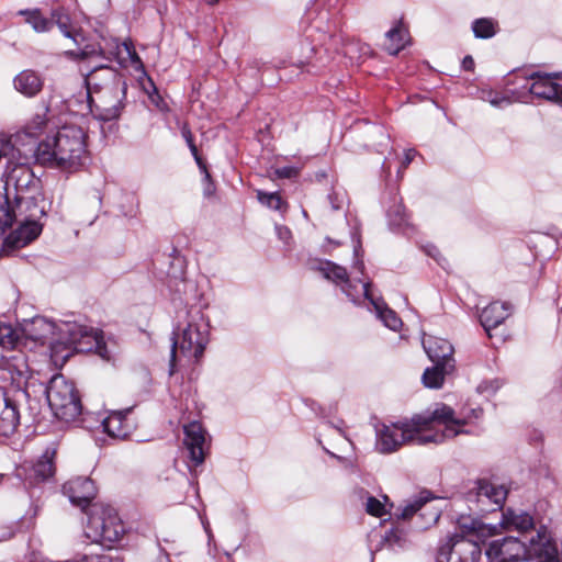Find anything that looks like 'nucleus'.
Here are the masks:
<instances>
[{"label":"nucleus","mask_w":562,"mask_h":562,"mask_svg":"<svg viewBox=\"0 0 562 562\" xmlns=\"http://www.w3.org/2000/svg\"><path fill=\"white\" fill-rule=\"evenodd\" d=\"M22 337L11 326L0 324V347L16 348L30 340L35 345L48 346L53 353L61 348H72L77 352L95 350L104 357L105 344L103 336L92 327L77 322L60 321L55 324L45 317H34L22 327Z\"/></svg>","instance_id":"obj_1"},{"label":"nucleus","mask_w":562,"mask_h":562,"mask_svg":"<svg viewBox=\"0 0 562 562\" xmlns=\"http://www.w3.org/2000/svg\"><path fill=\"white\" fill-rule=\"evenodd\" d=\"M456 436L453 408L438 404L431 413L414 416L411 423L383 425L378 430L376 449L382 453H391L404 443H442Z\"/></svg>","instance_id":"obj_2"},{"label":"nucleus","mask_w":562,"mask_h":562,"mask_svg":"<svg viewBox=\"0 0 562 562\" xmlns=\"http://www.w3.org/2000/svg\"><path fill=\"white\" fill-rule=\"evenodd\" d=\"M86 153L83 130L76 125H65L55 136L41 142L34 156L42 166L74 171L82 165Z\"/></svg>","instance_id":"obj_3"},{"label":"nucleus","mask_w":562,"mask_h":562,"mask_svg":"<svg viewBox=\"0 0 562 562\" xmlns=\"http://www.w3.org/2000/svg\"><path fill=\"white\" fill-rule=\"evenodd\" d=\"M209 322L198 308L187 312L186 325L178 326V333L173 334L170 350L169 374L176 371L177 352L188 362H196L203 356L209 344Z\"/></svg>","instance_id":"obj_4"},{"label":"nucleus","mask_w":562,"mask_h":562,"mask_svg":"<svg viewBox=\"0 0 562 562\" xmlns=\"http://www.w3.org/2000/svg\"><path fill=\"white\" fill-rule=\"evenodd\" d=\"M83 532L91 542L110 548L123 538L125 526L113 507L93 504Z\"/></svg>","instance_id":"obj_5"},{"label":"nucleus","mask_w":562,"mask_h":562,"mask_svg":"<svg viewBox=\"0 0 562 562\" xmlns=\"http://www.w3.org/2000/svg\"><path fill=\"white\" fill-rule=\"evenodd\" d=\"M48 405L54 415L65 422H74L82 411L75 384L63 374H55L46 389Z\"/></svg>","instance_id":"obj_6"},{"label":"nucleus","mask_w":562,"mask_h":562,"mask_svg":"<svg viewBox=\"0 0 562 562\" xmlns=\"http://www.w3.org/2000/svg\"><path fill=\"white\" fill-rule=\"evenodd\" d=\"M496 533V527L477 518L459 516V562H479L481 546Z\"/></svg>","instance_id":"obj_7"},{"label":"nucleus","mask_w":562,"mask_h":562,"mask_svg":"<svg viewBox=\"0 0 562 562\" xmlns=\"http://www.w3.org/2000/svg\"><path fill=\"white\" fill-rule=\"evenodd\" d=\"M126 82L104 87L88 94L90 112L100 121H112L120 116L124 106Z\"/></svg>","instance_id":"obj_8"},{"label":"nucleus","mask_w":562,"mask_h":562,"mask_svg":"<svg viewBox=\"0 0 562 562\" xmlns=\"http://www.w3.org/2000/svg\"><path fill=\"white\" fill-rule=\"evenodd\" d=\"M5 196L3 200L9 201L11 198L21 194H37L41 191V180L35 177L32 168L27 164L9 161L3 173Z\"/></svg>","instance_id":"obj_9"},{"label":"nucleus","mask_w":562,"mask_h":562,"mask_svg":"<svg viewBox=\"0 0 562 562\" xmlns=\"http://www.w3.org/2000/svg\"><path fill=\"white\" fill-rule=\"evenodd\" d=\"M508 494L504 485H494L485 480L473 482V486L464 493L469 509L473 513L490 512L488 505L502 507Z\"/></svg>","instance_id":"obj_10"},{"label":"nucleus","mask_w":562,"mask_h":562,"mask_svg":"<svg viewBox=\"0 0 562 562\" xmlns=\"http://www.w3.org/2000/svg\"><path fill=\"white\" fill-rule=\"evenodd\" d=\"M13 205L9 204V210L14 222H40L46 214V202L40 191L37 194L29 193L12 198Z\"/></svg>","instance_id":"obj_11"},{"label":"nucleus","mask_w":562,"mask_h":562,"mask_svg":"<svg viewBox=\"0 0 562 562\" xmlns=\"http://www.w3.org/2000/svg\"><path fill=\"white\" fill-rule=\"evenodd\" d=\"M7 349L11 351V355L2 356L0 380L10 381L16 391L22 392V387L26 384L30 376L26 357L22 350H14L15 348Z\"/></svg>","instance_id":"obj_12"},{"label":"nucleus","mask_w":562,"mask_h":562,"mask_svg":"<svg viewBox=\"0 0 562 562\" xmlns=\"http://www.w3.org/2000/svg\"><path fill=\"white\" fill-rule=\"evenodd\" d=\"M562 77V72H540L535 71L528 76L532 80L529 91L532 95L549 100L562 101V86L555 82Z\"/></svg>","instance_id":"obj_13"},{"label":"nucleus","mask_w":562,"mask_h":562,"mask_svg":"<svg viewBox=\"0 0 562 562\" xmlns=\"http://www.w3.org/2000/svg\"><path fill=\"white\" fill-rule=\"evenodd\" d=\"M526 546L515 537L494 540L486 550L490 562H516L525 553Z\"/></svg>","instance_id":"obj_14"},{"label":"nucleus","mask_w":562,"mask_h":562,"mask_svg":"<svg viewBox=\"0 0 562 562\" xmlns=\"http://www.w3.org/2000/svg\"><path fill=\"white\" fill-rule=\"evenodd\" d=\"M63 493L74 505L85 509L95 497L97 488L89 477H76L63 485Z\"/></svg>","instance_id":"obj_15"},{"label":"nucleus","mask_w":562,"mask_h":562,"mask_svg":"<svg viewBox=\"0 0 562 562\" xmlns=\"http://www.w3.org/2000/svg\"><path fill=\"white\" fill-rule=\"evenodd\" d=\"M183 431L190 460L198 467L205 459V430L199 422H191L183 427Z\"/></svg>","instance_id":"obj_16"},{"label":"nucleus","mask_w":562,"mask_h":562,"mask_svg":"<svg viewBox=\"0 0 562 562\" xmlns=\"http://www.w3.org/2000/svg\"><path fill=\"white\" fill-rule=\"evenodd\" d=\"M317 270L323 274L325 279L330 280L335 284L339 285L341 291L347 295V297L351 302H358L359 296L353 293V289L356 286L350 280L345 267L339 266L333 261L326 260L319 262Z\"/></svg>","instance_id":"obj_17"},{"label":"nucleus","mask_w":562,"mask_h":562,"mask_svg":"<svg viewBox=\"0 0 562 562\" xmlns=\"http://www.w3.org/2000/svg\"><path fill=\"white\" fill-rule=\"evenodd\" d=\"M85 82L89 94L104 87L125 82V80L114 68L97 65L86 74Z\"/></svg>","instance_id":"obj_18"},{"label":"nucleus","mask_w":562,"mask_h":562,"mask_svg":"<svg viewBox=\"0 0 562 562\" xmlns=\"http://www.w3.org/2000/svg\"><path fill=\"white\" fill-rule=\"evenodd\" d=\"M512 313V305L507 302H492L480 314V323L487 336L493 338L492 330L504 323Z\"/></svg>","instance_id":"obj_19"},{"label":"nucleus","mask_w":562,"mask_h":562,"mask_svg":"<svg viewBox=\"0 0 562 562\" xmlns=\"http://www.w3.org/2000/svg\"><path fill=\"white\" fill-rule=\"evenodd\" d=\"M19 226L4 239L8 249L22 248L36 239L42 232L40 222H18Z\"/></svg>","instance_id":"obj_20"},{"label":"nucleus","mask_w":562,"mask_h":562,"mask_svg":"<svg viewBox=\"0 0 562 562\" xmlns=\"http://www.w3.org/2000/svg\"><path fill=\"white\" fill-rule=\"evenodd\" d=\"M429 498L419 497L414 502L407 504L402 513L398 515L402 519H409L414 514L420 512V517L426 518L425 522L422 525V528H428L432 524L437 522L440 517V510L428 504Z\"/></svg>","instance_id":"obj_21"},{"label":"nucleus","mask_w":562,"mask_h":562,"mask_svg":"<svg viewBox=\"0 0 562 562\" xmlns=\"http://www.w3.org/2000/svg\"><path fill=\"white\" fill-rule=\"evenodd\" d=\"M353 280L357 281V278H355ZM358 282L361 283L362 285L361 288L363 296L374 306V310L379 318L390 329L397 330L402 326V321L396 315V313L393 310L389 308L382 300H375L372 297L369 291V288L371 286V283L369 281L364 282L359 279Z\"/></svg>","instance_id":"obj_22"},{"label":"nucleus","mask_w":562,"mask_h":562,"mask_svg":"<svg viewBox=\"0 0 562 562\" xmlns=\"http://www.w3.org/2000/svg\"><path fill=\"white\" fill-rule=\"evenodd\" d=\"M423 347L432 362L454 361L453 346L446 339L427 336L423 338Z\"/></svg>","instance_id":"obj_23"},{"label":"nucleus","mask_w":562,"mask_h":562,"mask_svg":"<svg viewBox=\"0 0 562 562\" xmlns=\"http://www.w3.org/2000/svg\"><path fill=\"white\" fill-rule=\"evenodd\" d=\"M13 86L24 97L33 98L42 91L44 80L36 71L26 69L14 77Z\"/></svg>","instance_id":"obj_24"},{"label":"nucleus","mask_w":562,"mask_h":562,"mask_svg":"<svg viewBox=\"0 0 562 562\" xmlns=\"http://www.w3.org/2000/svg\"><path fill=\"white\" fill-rule=\"evenodd\" d=\"M130 413L131 409L112 412L102 422L104 431L113 438H126L133 428L132 423L127 419Z\"/></svg>","instance_id":"obj_25"},{"label":"nucleus","mask_w":562,"mask_h":562,"mask_svg":"<svg viewBox=\"0 0 562 562\" xmlns=\"http://www.w3.org/2000/svg\"><path fill=\"white\" fill-rule=\"evenodd\" d=\"M0 438H8L14 434L20 422V415L15 404L4 394L0 396Z\"/></svg>","instance_id":"obj_26"},{"label":"nucleus","mask_w":562,"mask_h":562,"mask_svg":"<svg viewBox=\"0 0 562 562\" xmlns=\"http://www.w3.org/2000/svg\"><path fill=\"white\" fill-rule=\"evenodd\" d=\"M435 366L427 368L423 375L422 382L427 389H440L443 385L446 375L454 370V361L434 362Z\"/></svg>","instance_id":"obj_27"},{"label":"nucleus","mask_w":562,"mask_h":562,"mask_svg":"<svg viewBox=\"0 0 562 562\" xmlns=\"http://www.w3.org/2000/svg\"><path fill=\"white\" fill-rule=\"evenodd\" d=\"M501 525L506 530L526 532L533 528L535 521L532 516L526 512L507 508L503 512Z\"/></svg>","instance_id":"obj_28"},{"label":"nucleus","mask_w":562,"mask_h":562,"mask_svg":"<svg viewBox=\"0 0 562 562\" xmlns=\"http://www.w3.org/2000/svg\"><path fill=\"white\" fill-rule=\"evenodd\" d=\"M411 541L408 532L401 526L392 527L385 532L381 540V547H385L392 551H400L408 548Z\"/></svg>","instance_id":"obj_29"},{"label":"nucleus","mask_w":562,"mask_h":562,"mask_svg":"<svg viewBox=\"0 0 562 562\" xmlns=\"http://www.w3.org/2000/svg\"><path fill=\"white\" fill-rule=\"evenodd\" d=\"M385 49L390 55H397L408 42V32L404 25L398 22L385 34Z\"/></svg>","instance_id":"obj_30"},{"label":"nucleus","mask_w":562,"mask_h":562,"mask_svg":"<svg viewBox=\"0 0 562 562\" xmlns=\"http://www.w3.org/2000/svg\"><path fill=\"white\" fill-rule=\"evenodd\" d=\"M54 449H47L44 454L37 460V462L33 467L34 477L37 481H45L52 477L55 473L54 467Z\"/></svg>","instance_id":"obj_31"},{"label":"nucleus","mask_w":562,"mask_h":562,"mask_svg":"<svg viewBox=\"0 0 562 562\" xmlns=\"http://www.w3.org/2000/svg\"><path fill=\"white\" fill-rule=\"evenodd\" d=\"M498 24L490 18L476 19L472 23V30L477 38H491L496 34Z\"/></svg>","instance_id":"obj_32"},{"label":"nucleus","mask_w":562,"mask_h":562,"mask_svg":"<svg viewBox=\"0 0 562 562\" xmlns=\"http://www.w3.org/2000/svg\"><path fill=\"white\" fill-rule=\"evenodd\" d=\"M48 112V108L45 106L43 112L34 114L30 121L24 126V132L27 136L37 137L41 135L47 124L46 114Z\"/></svg>","instance_id":"obj_33"},{"label":"nucleus","mask_w":562,"mask_h":562,"mask_svg":"<svg viewBox=\"0 0 562 562\" xmlns=\"http://www.w3.org/2000/svg\"><path fill=\"white\" fill-rule=\"evenodd\" d=\"M21 15L26 16V22L32 25L34 31L36 32H47L50 30L53 22L45 16L42 15L40 10L35 9L32 11L21 10L19 12Z\"/></svg>","instance_id":"obj_34"},{"label":"nucleus","mask_w":562,"mask_h":562,"mask_svg":"<svg viewBox=\"0 0 562 562\" xmlns=\"http://www.w3.org/2000/svg\"><path fill=\"white\" fill-rule=\"evenodd\" d=\"M461 414H462V417L459 416L458 432L459 434H462V432L469 434V432H471V430L463 429V425L469 424L472 419H479L482 416L483 411L481 407L463 406Z\"/></svg>","instance_id":"obj_35"},{"label":"nucleus","mask_w":562,"mask_h":562,"mask_svg":"<svg viewBox=\"0 0 562 562\" xmlns=\"http://www.w3.org/2000/svg\"><path fill=\"white\" fill-rule=\"evenodd\" d=\"M52 15H53V19L55 20L56 24L58 25L60 32L66 37L75 40V35L71 30L70 19L68 16V14H66L63 10H54Z\"/></svg>","instance_id":"obj_36"},{"label":"nucleus","mask_w":562,"mask_h":562,"mask_svg":"<svg viewBox=\"0 0 562 562\" xmlns=\"http://www.w3.org/2000/svg\"><path fill=\"white\" fill-rule=\"evenodd\" d=\"M257 195L261 204L276 211H280L284 204L281 196L277 192L266 193L262 191H258Z\"/></svg>","instance_id":"obj_37"},{"label":"nucleus","mask_w":562,"mask_h":562,"mask_svg":"<svg viewBox=\"0 0 562 562\" xmlns=\"http://www.w3.org/2000/svg\"><path fill=\"white\" fill-rule=\"evenodd\" d=\"M12 226V216L7 205V201L0 195V236L5 232L8 227Z\"/></svg>","instance_id":"obj_38"},{"label":"nucleus","mask_w":562,"mask_h":562,"mask_svg":"<svg viewBox=\"0 0 562 562\" xmlns=\"http://www.w3.org/2000/svg\"><path fill=\"white\" fill-rule=\"evenodd\" d=\"M390 224L396 227H401L407 223L405 209L402 205H395L389 211Z\"/></svg>","instance_id":"obj_39"},{"label":"nucleus","mask_w":562,"mask_h":562,"mask_svg":"<svg viewBox=\"0 0 562 562\" xmlns=\"http://www.w3.org/2000/svg\"><path fill=\"white\" fill-rule=\"evenodd\" d=\"M456 533H452L448 538V542L445 546H441L438 551L437 562H449L450 557L456 544Z\"/></svg>","instance_id":"obj_40"},{"label":"nucleus","mask_w":562,"mask_h":562,"mask_svg":"<svg viewBox=\"0 0 562 562\" xmlns=\"http://www.w3.org/2000/svg\"><path fill=\"white\" fill-rule=\"evenodd\" d=\"M366 510L368 514L375 517H381L385 514L384 505L373 496L368 497L366 503Z\"/></svg>","instance_id":"obj_41"},{"label":"nucleus","mask_w":562,"mask_h":562,"mask_svg":"<svg viewBox=\"0 0 562 562\" xmlns=\"http://www.w3.org/2000/svg\"><path fill=\"white\" fill-rule=\"evenodd\" d=\"M503 381L501 379H494L492 381H484L477 385L476 390L481 394H494L501 386Z\"/></svg>","instance_id":"obj_42"},{"label":"nucleus","mask_w":562,"mask_h":562,"mask_svg":"<svg viewBox=\"0 0 562 562\" xmlns=\"http://www.w3.org/2000/svg\"><path fill=\"white\" fill-rule=\"evenodd\" d=\"M189 148H190L200 170L203 172V175H205V178L209 179L210 172L207 171V168H206L205 164L203 162L202 158L199 156L198 148H196L195 144L193 143V144L189 145Z\"/></svg>","instance_id":"obj_43"},{"label":"nucleus","mask_w":562,"mask_h":562,"mask_svg":"<svg viewBox=\"0 0 562 562\" xmlns=\"http://www.w3.org/2000/svg\"><path fill=\"white\" fill-rule=\"evenodd\" d=\"M276 175L282 179H290L297 175V170L293 167H282L276 170Z\"/></svg>","instance_id":"obj_44"},{"label":"nucleus","mask_w":562,"mask_h":562,"mask_svg":"<svg viewBox=\"0 0 562 562\" xmlns=\"http://www.w3.org/2000/svg\"><path fill=\"white\" fill-rule=\"evenodd\" d=\"M276 232H277L278 237L282 241L288 243L291 239L292 234H291V231L286 226L277 225Z\"/></svg>","instance_id":"obj_45"},{"label":"nucleus","mask_w":562,"mask_h":562,"mask_svg":"<svg viewBox=\"0 0 562 562\" xmlns=\"http://www.w3.org/2000/svg\"><path fill=\"white\" fill-rule=\"evenodd\" d=\"M417 151L416 149H407L404 155V160L402 162V168L405 169L408 167V165L413 161V159L416 157Z\"/></svg>","instance_id":"obj_46"},{"label":"nucleus","mask_w":562,"mask_h":562,"mask_svg":"<svg viewBox=\"0 0 562 562\" xmlns=\"http://www.w3.org/2000/svg\"><path fill=\"white\" fill-rule=\"evenodd\" d=\"M359 250H360V246H357L355 247V257H356V261L353 263V268L357 269L361 274L363 273V270H364V263L362 261V259H360V255H359Z\"/></svg>","instance_id":"obj_47"},{"label":"nucleus","mask_w":562,"mask_h":562,"mask_svg":"<svg viewBox=\"0 0 562 562\" xmlns=\"http://www.w3.org/2000/svg\"><path fill=\"white\" fill-rule=\"evenodd\" d=\"M328 200L333 210H339L341 207L342 199H339L337 193L329 194Z\"/></svg>","instance_id":"obj_48"},{"label":"nucleus","mask_w":562,"mask_h":562,"mask_svg":"<svg viewBox=\"0 0 562 562\" xmlns=\"http://www.w3.org/2000/svg\"><path fill=\"white\" fill-rule=\"evenodd\" d=\"M205 186H204V195L211 196L215 191V186L211 180V177L207 179L204 177Z\"/></svg>","instance_id":"obj_49"},{"label":"nucleus","mask_w":562,"mask_h":562,"mask_svg":"<svg viewBox=\"0 0 562 562\" xmlns=\"http://www.w3.org/2000/svg\"><path fill=\"white\" fill-rule=\"evenodd\" d=\"M181 133H182V136L186 139L188 146L194 143L193 135L188 126H183L181 130Z\"/></svg>","instance_id":"obj_50"},{"label":"nucleus","mask_w":562,"mask_h":562,"mask_svg":"<svg viewBox=\"0 0 562 562\" xmlns=\"http://www.w3.org/2000/svg\"><path fill=\"white\" fill-rule=\"evenodd\" d=\"M491 104L495 105V106H501L502 104H509V99L508 98H505V97H495L493 99L490 100Z\"/></svg>","instance_id":"obj_51"},{"label":"nucleus","mask_w":562,"mask_h":562,"mask_svg":"<svg viewBox=\"0 0 562 562\" xmlns=\"http://www.w3.org/2000/svg\"><path fill=\"white\" fill-rule=\"evenodd\" d=\"M462 67L465 70H472L474 67V60L471 56H465L462 60Z\"/></svg>","instance_id":"obj_52"},{"label":"nucleus","mask_w":562,"mask_h":562,"mask_svg":"<svg viewBox=\"0 0 562 562\" xmlns=\"http://www.w3.org/2000/svg\"><path fill=\"white\" fill-rule=\"evenodd\" d=\"M126 49L128 52V55H130L133 64L140 63V58L138 57V55L135 52H131L130 47L127 45H126Z\"/></svg>","instance_id":"obj_53"},{"label":"nucleus","mask_w":562,"mask_h":562,"mask_svg":"<svg viewBox=\"0 0 562 562\" xmlns=\"http://www.w3.org/2000/svg\"><path fill=\"white\" fill-rule=\"evenodd\" d=\"M434 252H438L437 248H435V247H432V248H431V251L429 250V251H428V254H429L430 256L435 257L439 265H442V263H441V261H440V259H438V258L435 256V254H434Z\"/></svg>","instance_id":"obj_54"},{"label":"nucleus","mask_w":562,"mask_h":562,"mask_svg":"<svg viewBox=\"0 0 562 562\" xmlns=\"http://www.w3.org/2000/svg\"><path fill=\"white\" fill-rule=\"evenodd\" d=\"M204 2L210 4V5H214L215 3L218 2V0H204Z\"/></svg>","instance_id":"obj_55"},{"label":"nucleus","mask_w":562,"mask_h":562,"mask_svg":"<svg viewBox=\"0 0 562 562\" xmlns=\"http://www.w3.org/2000/svg\"><path fill=\"white\" fill-rule=\"evenodd\" d=\"M327 241H328V243H333L335 246L340 245V243H339V241H333L330 238H327Z\"/></svg>","instance_id":"obj_56"},{"label":"nucleus","mask_w":562,"mask_h":562,"mask_svg":"<svg viewBox=\"0 0 562 562\" xmlns=\"http://www.w3.org/2000/svg\"><path fill=\"white\" fill-rule=\"evenodd\" d=\"M334 427L337 428L340 432H342L341 427L339 425H336Z\"/></svg>","instance_id":"obj_57"}]
</instances>
